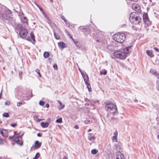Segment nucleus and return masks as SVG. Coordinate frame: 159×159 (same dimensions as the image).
<instances>
[{
    "label": "nucleus",
    "instance_id": "1",
    "mask_svg": "<svg viewBox=\"0 0 159 159\" xmlns=\"http://www.w3.org/2000/svg\"><path fill=\"white\" fill-rule=\"evenodd\" d=\"M11 11L7 8H0V18L2 19L9 20Z\"/></svg>",
    "mask_w": 159,
    "mask_h": 159
},
{
    "label": "nucleus",
    "instance_id": "2",
    "mask_svg": "<svg viewBox=\"0 0 159 159\" xmlns=\"http://www.w3.org/2000/svg\"><path fill=\"white\" fill-rule=\"evenodd\" d=\"M129 20L132 23L137 25L140 23L141 19L137 13L133 12L130 15Z\"/></svg>",
    "mask_w": 159,
    "mask_h": 159
},
{
    "label": "nucleus",
    "instance_id": "3",
    "mask_svg": "<svg viewBox=\"0 0 159 159\" xmlns=\"http://www.w3.org/2000/svg\"><path fill=\"white\" fill-rule=\"evenodd\" d=\"M114 39L118 43L124 42L126 38L125 34L123 33H118L115 34L113 37Z\"/></svg>",
    "mask_w": 159,
    "mask_h": 159
},
{
    "label": "nucleus",
    "instance_id": "4",
    "mask_svg": "<svg viewBox=\"0 0 159 159\" xmlns=\"http://www.w3.org/2000/svg\"><path fill=\"white\" fill-rule=\"evenodd\" d=\"M106 110L108 112H109L113 116L116 115L117 112V109L116 105L113 103L110 105H107L105 106Z\"/></svg>",
    "mask_w": 159,
    "mask_h": 159
},
{
    "label": "nucleus",
    "instance_id": "5",
    "mask_svg": "<svg viewBox=\"0 0 159 159\" xmlns=\"http://www.w3.org/2000/svg\"><path fill=\"white\" fill-rule=\"evenodd\" d=\"M114 56L116 57L121 59H124L126 56L125 53L120 51H115L114 53Z\"/></svg>",
    "mask_w": 159,
    "mask_h": 159
},
{
    "label": "nucleus",
    "instance_id": "6",
    "mask_svg": "<svg viewBox=\"0 0 159 159\" xmlns=\"http://www.w3.org/2000/svg\"><path fill=\"white\" fill-rule=\"evenodd\" d=\"M143 19L144 22L145 24L148 25L151 24V22L149 20L147 13H145L143 14Z\"/></svg>",
    "mask_w": 159,
    "mask_h": 159
},
{
    "label": "nucleus",
    "instance_id": "7",
    "mask_svg": "<svg viewBox=\"0 0 159 159\" xmlns=\"http://www.w3.org/2000/svg\"><path fill=\"white\" fill-rule=\"evenodd\" d=\"M23 135V134L21 135L19 134V133L18 134V135L16 136V137L14 139V141H15L17 144L21 146L23 144V141L19 139V138H21Z\"/></svg>",
    "mask_w": 159,
    "mask_h": 159
},
{
    "label": "nucleus",
    "instance_id": "8",
    "mask_svg": "<svg viewBox=\"0 0 159 159\" xmlns=\"http://www.w3.org/2000/svg\"><path fill=\"white\" fill-rule=\"evenodd\" d=\"M28 33L27 30L26 29H21L19 31V34L22 38H25L26 37Z\"/></svg>",
    "mask_w": 159,
    "mask_h": 159
},
{
    "label": "nucleus",
    "instance_id": "9",
    "mask_svg": "<svg viewBox=\"0 0 159 159\" xmlns=\"http://www.w3.org/2000/svg\"><path fill=\"white\" fill-rule=\"evenodd\" d=\"M42 143L38 141H36L34 143V145H33L31 148V150H35L39 148L41 145Z\"/></svg>",
    "mask_w": 159,
    "mask_h": 159
},
{
    "label": "nucleus",
    "instance_id": "10",
    "mask_svg": "<svg viewBox=\"0 0 159 159\" xmlns=\"http://www.w3.org/2000/svg\"><path fill=\"white\" fill-rule=\"evenodd\" d=\"M96 41V44L99 46H102L104 44L103 39L101 38H98V37H95L94 38Z\"/></svg>",
    "mask_w": 159,
    "mask_h": 159
},
{
    "label": "nucleus",
    "instance_id": "11",
    "mask_svg": "<svg viewBox=\"0 0 159 159\" xmlns=\"http://www.w3.org/2000/svg\"><path fill=\"white\" fill-rule=\"evenodd\" d=\"M116 159H125L124 157L120 152H117L116 154Z\"/></svg>",
    "mask_w": 159,
    "mask_h": 159
},
{
    "label": "nucleus",
    "instance_id": "12",
    "mask_svg": "<svg viewBox=\"0 0 159 159\" xmlns=\"http://www.w3.org/2000/svg\"><path fill=\"white\" fill-rule=\"evenodd\" d=\"M82 75L84 78L85 84H88V83L89 82L88 76L86 73H82Z\"/></svg>",
    "mask_w": 159,
    "mask_h": 159
},
{
    "label": "nucleus",
    "instance_id": "13",
    "mask_svg": "<svg viewBox=\"0 0 159 159\" xmlns=\"http://www.w3.org/2000/svg\"><path fill=\"white\" fill-rule=\"evenodd\" d=\"M81 30L86 35H88L90 33V30L89 28H84L81 29Z\"/></svg>",
    "mask_w": 159,
    "mask_h": 159
},
{
    "label": "nucleus",
    "instance_id": "14",
    "mask_svg": "<svg viewBox=\"0 0 159 159\" xmlns=\"http://www.w3.org/2000/svg\"><path fill=\"white\" fill-rule=\"evenodd\" d=\"M0 131L2 135L4 137L8 136V132L5 129H0Z\"/></svg>",
    "mask_w": 159,
    "mask_h": 159
},
{
    "label": "nucleus",
    "instance_id": "15",
    "mask_svg": "<svg viewBox=\"0 0 159 159\" xmlns=\"http://www.w3.org/2000/svg\"><path fill=\"white\" fill-rule=\"evenodd\" d=\"M45 15V17L47 19V21L48 23L51 26H53L54 25V23L53 21H52L50 18H49L48 16L46 14H44Z\"/></svg>",
    "mask_w": 159,
    "mask_h": 159
},
{
    "label": "nucleus",
    "instance_id": "16",
    "mask_svg": "<svg viewBox=\"0 0 159 159\" xmlns=\"http://www.w3.org/2000/svg\"><path fill=\"white\" fill-rule=\"evenodd\" d=\"M132 47V46H129L125 48L124 50L126 54H128L130 52L131 50V48Z\"/></svg>",
    "mask_w": 159,
    "mask_h": 159
},
{
    "label": "nucleus",
    "instance_id": "17",
    "mask_svg": "<svg viewBox=\"0 0 159 159\" xmlns=\"http://www.w3.org/2000/svg\"><path fill=\"white\" fill-rule=\"evenodd\" d=\"M20 19L22 22L23 23H27L28 22V19L26 17H25L23 16H21Z\"/></svg>",
    "mask_w": 159,
    "mask_h": 159
},
{
    "label": "nucleus",
    "instance_id": "18",
    "mask_svg": "<svg viewBox=\"0 0 159 159\" xmlns=\"http://www.w3.org/2000/svg\"><path fill=\"white\" fill-rule=\"evenodd\" d=\"M49 125V124L48 122H42L40 123V125L41 127L43 128L47 127Z\"/></svg>",
    "mask_w": 159,
    "mask_h": 159
},
{
    "label": "nucleus",
    "instance_id": "19",
    "mask_svg": "<svg viewBox=\"0 0 159 159\" xmlns=\"http://www.w3.org/2000/svg\"><path fill=\"white\" fill-rule=\"evenodd\" d=\"M88 138L89 140L91 141L94 140L95 139L94 134L92 133L89 134Z\"/></svg>",
    "mask_w": 159,
    "mask_h": 159
},
{
    "label": "nucleus",
    "instance_id": "20",
    "mask_svg": "<svg viewBox=\"0 0 159 159\" xmlns=\"http://www.w3.org/2000/svg\"><path fill=\"white\" fill-rule=\"evenodd\" d=\"M22 28V26L21 25L19 24L16 23L15 25V29L16 30L20 31V30Z\"/></svg>",
    "mask_w": 159,
    "mask_h": 159
},
{
    "label": "nucleus",
    "instance_id": "21",
    "mask_svg": "<svg viewBox=\"0 0 159 159\" xmlns=\"http://www.w3.org/2000/svg\"><path fill=\"white\" fill-rule=\"evenodd\" d=\"M58 45L59 47L62 49L66 47V45L65 43L62 42L58 43Z\"/></svg>",
    "mask_w": 159,
    "mask_h": 159
},
{
    "label": "nucleus",
    "instance_id": "22",
    "mask_svg": "<svg viewBox=\"0 0 159 159\" xmlns=\"http://www.w3.org/2000/svg\"><path fill=\"white\" fill-rule=\"evenodd\" d=\"M22 90V87L20 86L17 87L15 89V92L18 94Z\"/></svg>",
    "mask_w": 159,
    "mask_h": 159
},
{
    "label": "nucleus",
    "instance_id": "23",
    "mask_svg": "<svg viewBox=\"0 0 159 159\" xmlns=\"http://www.w3.org/2000/svg\"><path fill=\"white\" fill-rule=\"evenodd\" d=\"M146 53L148 56L151 57H153L154 56V55L153 54L152 52L150 50H147L146 51Z\"/></svg>",
    "mask_w": 159,
    "mask_h": 159
},
{
    "label": "nucleus",
    "instance_id": "24",
    "mask_svg": "<svg viewBox=\"0 0 159 159\" xmlns=\"http://www.w3.org/2000/svg\"><path fill=\"white\" fill-rule=\"evenodd\" d=\"M49 53L48 52H45L43 53V56L45 58H48L49 56Z\"/></svg>",
    "mask_w": 159,
    "mask_h": 159
},
{
    "label": "nucleus",
    "instance_id": "25",
    "mask_svg": "<svg viewBox=\"0 0 159 159\" xmlns=\"http://www.w3.org/2000/svg\"><path fill=\"white\" fill-rule=\"evenodd\" d=\"M85 84L87 86V87L89 91V92H91L92 91V90L91 89V86L89 82L88 83V84Z\"/></svg>",
    "mask_w": 159,
    "mask_h": 159
},
{
    "label": "nucleus",
    "instance_id": "26",
    "mask_svg": "<svg viewBox=\"0 0 159 159\" xmlns=\"http://www.w3.org/2000/svg\"><path fill=\"white\" fill-rule=\"evenodd\" d=\"M107 71L105 70H104L103 71L102 70H101L100 72V74L101 75H106L107 74Z\"/></svg>",
    "mask_w": 159,
    "mask_h": 159
},
{
    "label": "nucleus",
    "instance_id": "27",
    "mask_svg": "<svg viewBox=\"0 0 159 159\" xmlns=\"http://www.w3.org/2000/svg\"><path fill=\"white\" fill-rule=\"evenodd\" d=\"M25 103V102L23 101L19 102L17 103V106L18 107H20L21 105L24 104Z\"/></svg>",
    "mask_w": 159,
    "mask_h": 159
},
{
    "label": "nucleus",
    "instance_id": "28",
    "mask_svg": "<svg viewBox=\"0 0 159 159\" xmlns=\"http://www.w3.org/2000/svg\"><path fill=\"white\" fill-rule=\"evenodd\" d=\"M115 120H116V123H117V119L114 118V117H112L111 118L110 121H111L112 122H113L114 123H115Z\"/></svg>",
    "mask_w": 159,
    "mask_h": 159
},
{
    "label": "nucleus",
    "instance_id": "29",
    "mask_svg": "<svg viewBox=\"0 0 159 159\" xmlns=\"http://www.w3.org/2000/svg\"><path fill=\"white\" fill-rule=\"evenodd\" d=\"M30 36L31 37V38L33 40V41L35 42V39L34 38V34L32 32H31L30 33Z\"/></svg>",
    "mask_w": 159,
    "mask_h": 159
},
{
    "label": "nucleus",
    "instance_id": "30",
    "mask_svg": "<svg viewBox=\"0 0 159 159\" xmlns=\"http://www.w3.org/2000/svg\"><path fill=\"white\" fill-rule=\"evenodd\" d=\"M150 72L153 75H156V73H157V72H156V71L155 70H153V69H151L150 70Z\"/></svg>",
    "mask_w": 159,
    "mask_h": 159
},
{
    "label": "nucleus",
    "instance_id": "31",
    "mask_svg": "<svg viewBox=\"0 0 159 159\" xmlns=\"http://www.w3.org/2000/svg\"><path fill=\"white\" fill-rule=\"evenodd\" d=\"M98 152V151L97 149H93L91 150V153L93 154H95Z\"/></svg>",
    "mask_w": 159,
    "mask_h": 159
},
{
    "label": "nucleus",
    "instance_id": "32",
    "mask_svg": "<svg viewBox=\"0 0 159 159\" xmlns=\"http://www.w3.org/2000/svg\"><path fill=\"white\" fill-rule=\"evenodd\" d=\"M40 157V154L39 153L37 152L36 153L34 157L33 158V159H38Z\"/></svg>",
    "mask_w": 159,
    "mask_h": 159
},
{
    "label": "nucleus",
    "instance_id": "33",
    "mask_svg": "<svg viewBox=\"0 0 159 159\" xmlns=\"http://www.w3.org/2000/svg\"><path fill=\"white\" fill-rule=\"evenodd\" d=\"M62 122V118L61 117H60L56 120V122L57 123H61Z\"/></svg>",
    "mask_w": 159,
    "mask_h": 159
},
{
    "label": "nucleus",
    "instance_id": "34",
    "mask_svg": "<svg viewBox=\"0 0 159 159\" xmlns=\"http://www.w3.org/2000/svg\"><path fill=\"white\" fill-rule=\"evenodd\" d=\"M54 35L56 39H60V36L59 35H57L55 32H54Z\"/></svg>",
    "mask_w": 159,
    "mask_h": 159
},
{
    "label": "nucleus",
    "instance_id": "35",
    "mask_svg": "<svg viewBox=\"0 0 159 159\" xmlns=\"http://www.w3.org/2000/svg\"><path fill=\"white\" fill-rule=\"evenodd\" d=\"M35 71L39 75V76L40 77L41 76V75L40 73L39 70L38 69H36L35 70Z\"/></svg>",
    "mask_w": 159,
    "mask_h": 159
},
{
    "label": "nucleus",
    "instance_id": "36",
    "mask_svg": "<svg viewBox=\"0 0 159 159\" xmlns=\"http://www.w3.org/2000/svg\"><path fill=\"white\" fill-rule=\"evenodd\" d=\"M3 116L5 117H8L9 116V114L7 112H5L4 113L3 115Z\"/></svg>",
    "mask_w": 159,
    "mask_h": 159
},
{
    "label": "nucleus",
    "instance_id": "37",
    "mask_svg": "<svg viewBox=\"0 0 159 159\" xmlns=\"http://www.w3.org/2000/svg\"><path fill=\"white\" fill-rule=\"evenodd\" d=\"M114 156L113 154L111 153L109 155V159H113Z\"/></svg>",
    "mask_w": 159,
    "mask_h": 159
},
{
    "label": "nucleus",
    "instance_id": "38",
    "mask_svg": "<svg viewBox=\"0 0 159 159\" xmlns=\"http://www.w3.org/2000/svg\"><path fill=\"white\" fill-rule=\"evenodd\" d=\"M112 140L113 141H115L116 142H117V137L113 136L112 138Z\"/></svg>",
    "mask_w": 159,
    "mask_h": 159
},
{
    "label": "nucleus",
    "instance_id": "39",
    "mask_svg": "<svg viewBox=\"0 0 159 159\" xmlns=\"http://www.w3.org/2000/svg\"><path fill=\"white\" fill-rule=\"evenodd\" d=\"M45 103V102L42 100H40L39 102V104L41 106H43Z\"/></svg>",
    "mask_w": 159,
    "mask_h": 159
},
{
    "label": "nucleus",
    "instance_id": "40",
    "mask_svg": "<svg viewBox=\"0 0 159 159\" xmlns=\"http://www.w3.org/2000/svg\"><path fill=\"white\" fill-rule=\"evenodd\" d=\"M105 106H106L107 105H110L111 104H112V103H111V102H109L108 101H106L105 102Z\"/></svg>",
    "mask_w": 159,
    "mask_h": 159
},
{
    "label": "nucleus",
    "instance_id": "41",
    "mask_svg": "<svg viewBox=\"0 0 159 159\" xmlns=\"http://www.w3.org/2000/svg\"><path fill=\"white\" fill-rule=\"evenodd\" d=\"M53 67L55 70H57L58 69L57 66V64H54L53 66Z\"/></svg>",
    "mask_w": 159,
    "mask_h": 159
},
{
    "label": "nucleus",
    "instance_id": "42",
    "mask_svg": "<svg viewBox=\"0 0 159 159\" xmlns=\"http://www.w3.org/2000/svg\"><path fill=\"white\" fill-rule=\"evenodd\" d=\"M22 74V72L21 71H20L19 73V75L20 78V79H22V76L21 75Z\"/></svg>",
    "mask_w": 159,
    "mask_h": 159
},
{
    "label": "nucleus",
    "instance_id": "43",
    "mask_svg": "<svg viewBox=\"0 0 159 159\" xmlns=\"http://www.w3.org/2000/svg\"><path fill=\"white\" fill-rule=\"evenodd\" d=\"M26 39L27 40L30 42H32V40L31 38H30V37H27Z\"/></svg>",
    "mask_w": 159,
    "mask_h": 159
},
{
    "label": "nucleus",
    "instance_id": "44",
    "mask_svg": "<svg viewBox=\"0 0 159 159\" xmlns=\"http://www.w3.org/2000/svg\"><path fill=\"white\" fill-rule=\"evenodd\" d=\"M114 136H116L117 137L118 135V132L117 130H116L114 133Z\"/></svg>",
    "mask_w": 159,
    "mask_h": 159
},
{
    "label": "nucleus",
    "instance_id": "45",
    "mask_svg": "<svg viewBox=\"0 0 159 159\" xmlns=\"http://www.w3.org/2000/svg\"><path fill=\"white\" fill-rule=\"evenodd\" d=\"M136 6H139L137 4H134L132 6V8L134 9V8L135 9H137V7Z\"/></svg>",
    "mask_w": 159,
    "mask_h": 159
},
{
    "label": "nucleus",
    "instance_id": "46",
    "mask_svg": "<svg viewBox=\"0 0 159 159\" xmlns=\"http://www.w3.org/2000/svg\"><path fill=\"white\" fill-rule=\"evenodd\" d=\"M61 18L62 20H64V22L67 20L65 19V17L63 16H61Z\"/></svg>",
    "mask_w": 159,
    "mask_h": 159
},
{
    "label": "nucleus",
    "instance_id": "47",
    "mask_svg": "<svg viewBox=\"0 0 159 159\" xmlns=\"http://www.w3.org/2000/svg\"><path fill=\"white\" fill-rule=\"evenodd\" d=\"M16 125V123H13L10 125L12 127H15Z\"/></svg>",
    "mask_w": 159,
    "mask_h": 159
},
{
    "label": "nucleus",
    "instance_id": "48",
    "mask_svg": "<svg viewBox=\"0 0 159 159\" xmlns=\"http://www.w3.org/2000/svg\"><path fill=\"white\" fill-rule=\"evenodd\" d=\"M16 137V136H10L9 137V138L10 139H14Z\"/></svg>",
    "mask_w": 159,
    "mask_h": 159
},
{
    "label": "nucleus",
    "instance_id": "49",
    "mask_svg": "<svg viewBox=\"0 0 159 159\" xmlns=\"http://www.w3.org/2000/svg\"><path fill=\"white\" fill-rule=\"evenodd\" d=\"M84 123L86 124H88L89 123L90 121L88 120H85L84 121Z\"/></svg>",
    "mask_w": 159,
    "mask_h": 159
},
{
    "label": "nucleus",
    "instance_id": "50",
    "mask_svg": "<svg viewBox=\"0 0 159 159\" xmlns=\"http://www.w3.org/2000/svg\"><path fill=\"white\" fill-rule=\"evenodd\" d=\"M5 104L6 105H9L10 103L9 101H7L5 102Z\"/></svg>",
    "mask_w": 159,
    "mask_h": 159
},
{
    "label": "nucleus",
    "instance_id": "51",
    "mask_svg": "<svg viewBox=\"0 0 159 159\" xmlns=\"http://www.w3.org/2000/svg\"><path fill=\"white\" fill-rule=\"evenodd\" d=\"M65 22L67 26L69 25V23L67 20H66Z\"/></svg>",
    "mask_w": 159,
    "mask_h": 159
},
{
    "label": "nucleus",
    "instance_id": "52",
    "mask_svg": "<svg viewBox=\"0 0 159 159\" xmlns=\"http://www.w3.org/2000/svg\"><path fill=\"white\" fill-rule=\"evenodd\" d=\"M155 75L156 76V77L159 79V73H156V74Z\"/></svg>",
    "mask_w": 159,
    "mask_h": 159
},
{
    "label": "nucleus",
    "instance_id": "53",
    "mask_svg": "<svg viewBox=\"0 0 159 159\" xmlns=\"http://www.w3.org/2000/svg\"><path fill=\"white\" fill-rule=\"evenodd\" d=\"M154 50L156 51L157 52H159V49H158V48H157L156 47H154Z\"/></svg>",
    "mask_w": 159,
    "mask_h": 159
},
{
    "label": "nucleus",
    "instance_id": "54",
    "mask_svg": "<svg viewBox=\"0 0 159 159\" xmlns=\"http://www.w3.org/2000/svg\"><path fill=\"white\" fill-rule=\"evenodd\" d=\"M74 127L76 129H78L79 128V126L77 125H75Z\"/></svg>",
    "mask_w": 159,
    "mask_h": 159
},
{
    "label": "nucleus",
    "instance_id": "55",
    "mask_svg": "<svg viewBox=\"0 0 159 159\" xmlns=\"http://www.w3.org/2000/svg\"><path fill=\"white\" fill-rule=\"evenodd\" d=\"M38 136L41 137L42 136V135L40 133H38L37 134Z\"/></svg>",
    "mask_w": 159,
    "mask_h": 159
},
{
    "label": "nucleus",
    "instance_id": "56",
    "mask_svg": "<svg viewBox=\"0 0 159 159\" xmlns=\"http://www.w3.org/2000/svg\"><path fill=\"white\" fill-rule=\"evenodd\" d=\"M39 9L41 11H43V13H44V12L43 11V10L42 9V8H41L40 7L39 8Z\"/></svg>",
    "mask_w": 159,
    "mask_h": 159
},
{
    "label": "nucleus",
    "instance_id": "57",
    "mask_svg": "<svg viewBox=\"0 0 159 159\" xmlns=\"http://www.w3.org/2000/svg\"><path fill=\"white\" fill-rule=\"evenodd\" d=\"M45 106L47 108H48L49 107V104L47 103L46 104Z\"/></svg>",
    "mask_w": 159,
    "mask_h": 159
},
{
    "label": "nucleus",
    "instance_id": "58",
    "mask_svg": "<svg viewBox=\"0 0 159 159\" xmlns=\"http://www.w3.org/2000/svg\"><path fill=\"white\" fill-rule=\"evenodd\" d=\"M79 70L80 71V73H81V74H82V73H83L82 72V71H81V69L80 68H79Z\"/></svg>",
    "mask_w": 159,
    "mask_h": 159
},
{
    "label": "nucleus",
    "instance_id": "59",
    "mask_svg": "<svg viewBox=\"0 0 159 159\" xmlns=\"http://www.w3.org/2000/svg\"><path fill=\"white\" fill-rule=\"evenodd\" d=\"M65 106L64 105H62L60 109H63L64 107Z\"/></svg>",
    "mask_w": 159,
    "mask_h": 159
},
{
    "label": "nucleus",
    "instance_id": "60",
    "mask_svg": "<svg viewBox=\"0 0 159 159\" xmlns=\"http://www.w3.org/2000/svg\"><path fill=\"white\" fill-rule=\"evenodd\" d=\"M157 90L159 91V84L158 85H157Z\"/></svg>",
    "mask_w": 159,
    "mask_h": 159
},
{
    "label": "nucleus",
    "instance_id": "61",
    "mask_svg": "<svg viewBox=\"0 0 159 159\" xmlns=\"http://www.w3.org/2000/svg\"><path fill=\"white\" fill-rule=\"evenodd\" d=\"M63 159H68V158L67 157L65 156L63 157Z\"/></svg>",
    "mask_w": 159,
    "mask_h": 159
},
{
    "label": "nucleus",
    "instance_id": "62",
    "mask_svg": "<svg viewBox=\"0 0 159 159\" xmlns=\"http://www.w3.org/2000/svg\"><path fill=\"white\" fill-rule=\"evenodd\" d=\"M138 101V100L137 99H135L134 100V102H137Z\"/></svg>",
    "mask_w": 159,
    "mask_h": 159
},
{
    "label": "nucleus",
    "instance_id": "63",
    "mask_svg": "<svg viewBox=\"0 0 159 159\" xmlns=\"http://www.w3.org/2000/svg\"><path fill=\"white\" fill-rule=\"evenodd\" d=\"M92 131V130L91 129H89L88 130V132H89L90 131Z\"/></svg>",
    "mask_w": 159,
    "mask_h": 159
},
{
    "label": "nucleus",
    "instance_id": "64",
    "mask_svg": "<svg viewBox=\"0 0 159 159\" xmlns=\"http://www.w3.org/2000/svg\"><path fill=\"white\" fill-rule=\"evenodd\" d=\"M2 142V139H1V138H0V143H1V142Z\"/></svg>",
    "mask_w": 159,
    "mask_h": 159
}]
</instances>
